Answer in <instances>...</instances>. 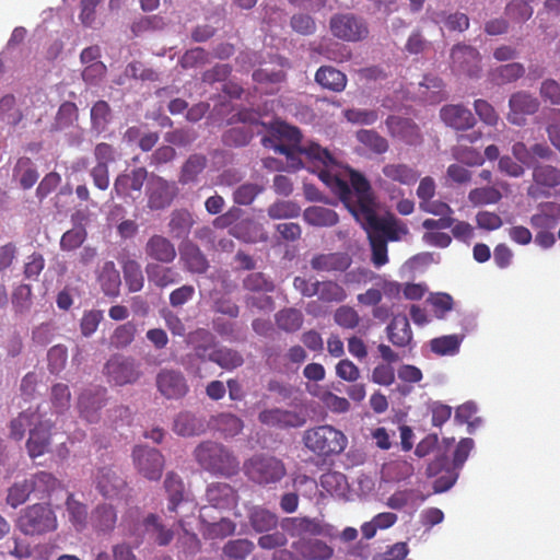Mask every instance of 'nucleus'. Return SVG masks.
Here are the masks:
<instances>
[{"instance_id": "nucleus-27", "label": "nucleus", "mask_w": 560, "mask_h": 560, "mask_svg": "<svg viewBox=\"0 0 560 560\" xmlns=\"http://www.w3.org/2000/svg\"><path fill=\"white\" fill-rule=\"evenodd\" d=\"M143 533L158 546H168L174 539L173 529L166 527L162 518L155 513H149L141 522Z\"/></svg>"}, {"instance_id": "nucleus-7", "label": "nucleus", "mask_w": 560, "mask_h": 560, "mask_svg": "<svg viewBox=\"0 0 560 560\" xmlns=\"http://www.w3.org/2000/svg\"><path fill=\"white\" fill-rule=\"evenodd\" d=\"M352 189L353 201L349 206V211L357 221L363 220L365 212L377 214L373 209V197L369 180L359 172H350V185Z\"/></svg>"}, {"instance_id": "nucleus-1", "label": "nucleus", "mask_w": 560, "mask_h": 560, "mask_svg": "<svg viewBox=\"0 0 560 560\" xmlns=\"http://www.w3.org/2000/svg\"><path fill=\"white\" fill-rule=\"evenodd\" d=\"M365 230L372 250V262L380 268L388 262L387 241H398L399 232L407 233L400 228L394 217L381 218L365 212L363 220L358 221Z\"/></svg>"}, {"instance_id": "nucleus-51", "label": "nucleus", "mask_w": 560, "mask_h": 560, "mask_svg": "<svg viewBox=\"0 0 560 560\" xmlns=\"http://www.w3.org/2000/svg\"><path fill=\"white\" fill-rule=\"evenodd\" d=\"M122 272L126 285L130 292H139L144 284V277L141 265L133 260L127 259L122 265Z\"/></svg>"}, {"instance_id": "nucleus-3", "label": "nucleus", "mask_w": 560, "mask_h": 560, "mask_svg": "<svg viewBox=\"0 0 560 560\" xmlns=\"http://www.w3.org/2000/svg\"><path fill=\"white\" fill-rule=\"evenodd\" d=\"M245 476L253 483L271 488L287 476V467L283 460L270 454H255L244 462Z\"/></svg>"}, {"instance_id": "nucleus-29", "label": "nucleus", "mask_w": 560, "mask_h": 560, "mask_svg": "<svg viewBox=\"0 0 560 560\" xmlns=\"http://www.w3.org/2000/svg\"><path fill=\"white\" fill-rule=\"evenodd\" d=\"M208 502L217 509H231L237 503L236 491L225 482L211 483L207 489Z\"/></svg>"}, {"instance_id": "nucleus-5", "label": "nucleus", "mask_w": 560, "mask_h": 560, "mask_svg": "<svg viewBox=\"0 0 560 560\" xmlns=\"http://www.w3.org/2000/svg\"><path fill=\"white\" fill-rule=\"evenodd\" d=\"M18 528L28 536L43 535L57 529V516L49 504L35 503L22 510Z\"/></svg>"}, {"instance_id": "nucleus-10", "label": "nucleus", "mask_w": 560, "mask_h": 560, "mask_svg": "<svg viewBox=\"0 0 560 560\" xmlns=\"http://www.w3.org/2000/svg\"><path fill=\"white\" fill-rule=\"evenodd\" d=\"M451 69L454 73L468 78H479L481 73V56L469 45L457 44L451 50Z\"/></svg>"}, {"instance_id": "nucleus-40", "label": "nucleus", "mask_w": 560, "mask_h": 560, "mask_svg": "<svg viewBox=\"0 0 560 560\" xmlns=\"http://www.w3.org/2000/svg\"><path fill=\"white\" fill-rule=\"evenodd\" d=\"M208 160L206 155L200 153H195L188 156L180 168V173L178 176V182L182 185H188L196 183L198 176L205 171L207 167Z\"/></svg>"}, {"instance_id": "nucleus-56", "label": "nucleus", "mask_w": 560, "mask_h": 560, "mask_svg": "<svg viewBox=\"0 0 560 560\" xmlns=\"http://www.w3.org/2000/svg\"><path fill=\"white\" fill-rule=\"evenodd\" d=\"M66 508L69 514V520L73 526L78 530L83 529L88 521L86 505L75 500L74 495L70 493L66 500Z\"/></svg>"}, {"instance_id": "nucleus-12", "label": "nucleus", "mask_w": 560, "mask_h": 560, "mask_svg": "<svg viewBox=\"0 0 560 560\" xmlns=\"http://www.w3.org/2000/svg\"><path fill=\"white\" fill-rule=\"evenodd\" d=\"M107 404V389L103 386H91L81 392L78 397L80 417L90 423L101 419V410Z\"/></svg>"}, {"instance_id": "nucleus-48", "label": "nucleus", "mask_w": 560, "mask_h": 560, "mask_svg": "<svg viewBox=\"0 0 560 560\" xmlns=\"http://www.w3.org/2000/svg\"><path fill=\"white\" fill-rule=\"evenodd\" d=\"M189 342L194 347L196 357L206 360L209 351L213 349L214 337L209 330L199 328L189 335Z\"/></svg>"}, {"instance_id": "nucleus-25", "label": "nucleus", "mask_w": 560, "mask_h": 560, "mask_svg": "<svg viewBox=\"0 0 560 560\" xmlns=\"http://www.w3.org/2000/svg\"><path fill=\"white\" fill-rule=\"evenodd\" d=\"M179 255L184 268L191 273L202 275L209 269V261L206 255L191 241H185L179 246Z\"/></svg>"}, {"instance_id": "nucleus-61", "label": "nucleus", "mask_w": 560, "mask_h": 560, "mask_svg": "<svg viewBox=\"0 0 560 560\" xmlns=\"http://www.w3.org/2000/svg\"><path fill=\"white\" fill-rule=\"evenodd\" d=\"M243 287L245 290L255 293H268L275 290L273 282L267 278L262 272L249 273L243 280Z\"/></svg>"}, {"instance_id": "nucleus-49", "label": "nucleus", "mask_w": 560, "mask_h": 560, "mask_svg": "<svg viewBox=\"0 0 560 560\" xmlns=\"http://www.w3.org/2000/svg\"><path fill=\"white\" fill-rule=\"evenodd\" d=\"M203 523V536L208 539H223L234 534L236 525L233 521L226 517H222L218 522H206Z\"/></svg>"}, {"instance_id": "nucleus-6", "label": "nucleus", "mask_w": 560, "mask_h": 560, "mask_svg": "<svg viewBox=\"0 0 560 560\" xmlns=\"http://www.w3.org/2000/svg\"><path fill=\"white\" fill-rule=\"evenodd\" d=\"M560 187V168L547 164L537 163L532 170V183L526 188V195L533 200L547 199L555 195Z\"/></svg>"}, {"instance_id": "nucleus-23", "label": "nucleus", "mask_w": 560, "mask_h": 560, "mask_svg": "<svg viewBox=\"0 0 560 560\" xmlns=\"http://www.w3.org/2000/svg\"><path fill=\"white\" fill-rule=\"evenodd\" d=\"M389 133L407 144H418L421 141L419 127L410 119L388 116L385 121Z\"/></svg>"}, {"instance_id": "nucleus-36", "label": "nucleus", "mask_w": 560, "mask_h": 560, "mask_svg": "<svg viewBox=\"0 0 560 560\" xmlns=\"http://www.w3.org/2000/svg\"><path fill=\"white\" fill-rule=\"evenodd\" d=\"M148 279L158 288H166L180 281V275L172 267L150 262L145 267Z\"/></svg>"}, {"instance_id": "nucleus-43", "label": "nucleus", "mask_w": 560, "mask_h": 560, "mask_svg": "<svg viewBox=\"0 0 560 560\" xmlns=\"http://www.w3.org/2000/svg\"><path fill=\"white\" fill-rule=\"evenodd\" d=\"M304 219L314 226H334L339 220L336 211L323 206L308 207L304 211Z\"/></svg>"}, {"instance_id": "nucleus-62", "label": "nucleus", "mask_w": 560, "mask_h": 560, "mask_svg": "<svg viewBox=\"0 0 560 560\" xmlns=\"http://www.w3.org/2000/svg\"><path fill=\"white\" fill-rule=\"evenodd\" d=\"M453 156L467 166H480L485 163V156L476 149L458 144L452 150Z\"/></svg>"}, {"instance_id": "nucleus-45", "label": "nucleus", "mask_w": 560, "mask_h": 560, "mask_svg": "<svg viewBox=\"0 0 560 560\" xmlns=\"http://www.w3.org/2000/svg\"><path fill=\"white\" fill-rule=\"evenodd\" d=\"M316 295L325 303H341L347 299V292L342 285L332 280L316 281Z\"/></svg>"}, {"instance_id": "nucleus-24", "label": "nucleus", "mask_w": 560, "mask_h": 560, "mask_svg": "<svg viewBox=\"0 0 560 560\" xmlns=\"http://www.w3.org/2000/svg\"><path fill=\"white\" fill-rule=\"evenodd\" d=\"M163 488L167 498V511L177 514L179 506L188 502L182 477L175 471H168L165 476Z\"/></svg>"}, {"instance_id": "nucleus-57", "label": "nucleus", "mask_w": 560, "mask_h": 560, "mask_svg": "<svg viewBox=\"0 0 560 560\" xmlns=\"http://www.w3.org/2000/svg\"><path fill=\"white\" fill-rule=\"evenodd\" d=\"M525 73V69L522 63L512 62L502 65L495 68L491 75L492 80L498 84H505L513 81H516Z\"/></svg>"}, {"instance_id": "nucleus-9", "label": "nucleus", "mask_w": 560, "mask_h": 560, "mask_svg": "<svg viewBox=\"0 0 560 560\" xmlns=\"http://www.w3.org/2000/svg\"><path fill=\"white\" fill-rule=\"evenodd\" d=\"M132 458L139 474L148 480H160L165 459L159 450L138 445L133 448Z\"/></svg>"}, {"instance_id": "nucleus-42", "label": "nucleus", "mask_w": 560, "mask_h": 560, "mask_svg": "<svg viewBox=\"0 0 560 560\" xmlns=\"http://www.w3.org/2000/svg\"><path fill=\"white\" fill-rule=\"evenodd\" d=\"M249 524L257 533H267L272 530L278 525V516L271 511L254 506L248 514Z\"/></svg>"}, {"instance_id": "nucleus-59", "label": "nucleus", "mask_w": 560, "mask_h": 560, "mask_svg": "<svg viewBox=\"0 0 560 560\" xmlns=\"http://www.w3.org/2000/svg\"><path fill=\"white\" fill-rule=\"evenodd\" d=\"M22 118L23 114L19 108H16V100L14 95H4L0 100V120L15 126L22 120Z\"/></svg>"}, {"instance_id": "nucleus-52", "label": "nucleus", "mask_w": 560, "mask_h": 560, "mask_svg": "<svg viewBox=\"0 0 560 560\" xmlns=\"http://www.w3.org/2000/svg\"><path fill=\"white\" fill-rule=\"evenodd\" d=\"M357 140L376 154L387 152L388 141L378 132L372 129H361L357 132Z\"/></svg>"}, {"instance_id": "nucleus-22", "label": "nucleus", "mask_w": 560, "mask_h": 560, "mask_svg": "<svg viewBox=\"0 0 560 560\" xmlns=\"http://www.w3.org/2000/svg\"><path fill=\"white\" fill-rule=\"evenodd\" d=\"M148 178L144 167H135L131 171L119 174L114 182V191L118 197L130 196L131 191H140Z\"/></svg>"}, {"instance_id": "nucleus-14", "label": "nucleus", "mask_w": 560, "mask_h": 560, "mask_svg": "<svg viewBox=\"0 0 560 560\" xmlns=\"http://www.w3.org/2000/svg\"><path fill=\"white\" fill-rule=\"evenodd\" d=\"M158 392L166 399L178 400L189 392L185 375L174 369H162L155 377Z\"/></svg>"}, {"instance_id": "nucleus-11", "label": "nucleus", "mask_w": 560, "mask_h": 560, "mask_svg": "<svg viewBox=\"0 0 560 560\" xmlns=\"http://www.w3.org/2000/svg\"><path fill=\"white\" fill-rule=\"evenodd\" d=\"M148 208L163 210L171 206L178 194L174 182H168L162 176L152 174L147 184Z\"/></svg>"}, {"instance_id": "nucleus-31", "label": "nucleus", "mask_w": 560, "mask_h": 560, "mask_svg": "<svg viewBox=\"0 0 560 560\" xmlns=\"http://www.w3.org/2000/svg\"><path fill=\"white\" fill-rule=\"evenodd\" d=\"M208 425L224 438H233L243 431L244 422L232 412H219L210 417Z\"/></svg>"}, {"instance_id": "nucleus-46", "label": "nucleus", "mask_w": 560, "mask_h": 560, "mask_svg": "<svg viewBox=\"0 0 560 560\" xmlns=\"http://www.w3.org/2000/svg\"><path fill=\"white\" fill-rule=\"evenodd\" d=\"M177 524L180 528H183L182 534H179L176 548L179 553H183L185 558L192 557L197 555L201 550V541L195 533L188 532L184 526L185 523L182 518L177 520Z\"/></svg>"}, {"instance_id": "nucleus-35", "label": "nucleus", "mask_w": 560, "mask_h": 560, "mask_svg": "<svg viewBox=\"0 0 560 560\" xmlns=\"http://www.w3.org/2000/svg\"><path fill=\"white\" fill-rule=\"evenodd\" d=\"M117 523V512L110 504L103 503L97 505L91 515L92 527L97 533H110Z\"/></svg>"}, {"instance_id": "nucleus-38", "label": "nucleus", "mask_w": 560, "mask_h": 560, "mask_svg": "<svg viewBox=\"0 0 560 560\" xmlns=\"http://www.w3.org/2000/svg\"><path fill=\"white\" fill-rule=\"evenodd\" d=\"M287 74L282 70L257 69L253 72V80L258 84L260 92L275 94L279 91V84L284 82Z\"/></svg>"}, {"instance_id": "nucleus-19", "label": "nucleus", "mask_w": 560, "mask_h": 560, "mask_svg": "<svg viewBox=\"0 0 560 560\" xmlns=\"http://www.w3.org/2000/svg\"><path fill=\"white\" fill-rule=\"evenodd\" d=\"M258 420L261 424L280 429L302 427L305 422L303 417L298 412L280 408H271L260 411Z\"/></svg>"}, {"instance_id": "nucleus-44", "label": "nucleus", "mask_w": 560, "mask_h": 560, "mask_svg": "<svg viewBox=\"0 0 560 560\" xmlns=\"http://www.w3.org/2000/svg\"><path fill=\"white\" fill-rule=\"evenodd\" d=\"M225 370H233L244 362L243 357L236 350L229 348L212 349L206 358Z\"/></svg>"}, {"instance_id": "nucleus-13", "label": "nucleus", "mask_w": 560, "mask_h": 560, "mask_svg": "<svg viewBox=\"0 0 560 560\" xmlns=\"http://www.w3.org/2000/svg\"><path fill=\"white\" fill-rule=\"evenodd\" d=\"M283 528L291 537L307 538L306 535L312 537H332L334 527L324 523L317 517L296 516L285 518Z\"/></svg>"}, {"instance_id": "nucleus-60", "label": "nucleus", "mask_w": 560, "mask_h": 560, "mask_svg": "<svg viewBox=\"0 0 560 560\" xmlns=\"http://www.w3.org/2000/svg\"><path fill=\"white\" fill-rule=\"evenodd\" d=\"M270 133L277 140H283L292 144H300L302 140L300 129L283 121H275L270 127Z\"/></svg>"}, {"instance_id": "nucleus-18", "label": "nucleus", "mask_w": 560, "mask_h": 560, "mask_svg": "<svg viewBox=\"0 0 560 560\" xmlns=\"http://www.w3.org/2000/svg\"><path fill=\"white\" fill-rule=\"evenodd\" d=\"M440 117L446 126L457 131L468 130L476 125L471 110L462 104L444 105L440 110Z\"/></svg>"}, {"instance_id": "nucleus-8", "label": "nucleus", "mask_w": 560, "mask_h": 560, "mask_svg": "<svg viewBox=\"0 0 560 560\" xmlns=\"http://www.w3.org/2000/svg\"><path fill=\"white\" fill-rule=\"evenodd\" d=\"M329 27L335 37L346 42H360L369 35L366 23L351 13L332 15Z\"/></svg>"}, {"instance_id": "nucleus-4", "label": "nucleus", "mask_w": 560, "mask_h": 560, "mask_svg": "<svg viewBox=\"0 0 560 560\" xmlns=\"http://www.w3.org/2000/svg\"><path fill=\"white\" fill-rule=\"evenodd\" d=\"M305 447L319 457L338 455L345 451L348 439L332 425L323 424L307 429L303 434Z\"/></svg>"}, {"instance_id": "nucleus-34", "label": "nucleus", "mask_w": 560, "mask_h": 560, "mask_svg": "<svg viewBox=\"0 0 560 560\" xmlns=\"http://www.w3.org/2000/svg\"><path fill=\"white\" fill-rule=\"evenodd\" d=\"M350 264V257L342 253L320 254L311 260V267L316 271H345Z\"/></svg>"}, {"instance_id": "nucleus-28", "label": "nucleus", "mask_w": 560, "mask_h": 560, "mask_svg": "<svg viewBox=\"0 0 560 560\" xmlns=\"http://www.w3.org/2000/svg\"><path fill=\"white\" fill-rule=\"evenodd\" d=\"M560 222V203L555 201L540 202L529 223L534 229L550 230Z\"/></svg>"}, {"instance_id": "nucleus-58", "label": "nucleus", "mask_w": 560, "mask_h": 560, "mask_svg": "<svg viewBox=\"0 0 560 560\" xmlns=\"http://www.w3.org/2000/svg\"><path fill=\"white\" fill-rule=\"evenodd\" d=\"M255 545L246 538L229 540L223 547V553L233 560H244L253 552Z\"/></svg>"}, {"instance_id": "nucleus-21", "label": "nucleus", "mask_w": 560, "mask_h": 560, "mask_svg": "<svg viewBox=\"0 0 560 560\" xmlns=\"http://www.w3.org/2000/svg\"><path fill=\"white\" fill-rule=\"evenodd\" d=\"M126 486L125 479L109 467L100 468L95 475V487L104 498H117Z\"/></svg>"}, {"instance_id": "nucleus-41", "label": "nucleus", "mask_w": 560, "mask_h": 560, "mask_svg": "<svg viewBox=\"0 0 560 560\" xmlns=\"http://www.w3.org/2000/svg\"><path fill=\"white\" fill-rule=\"evenodd\" d=\"M98 283L105 295L117 296L121 284L120 273L113 261H106L97 277Z\"/></svg>"}, {"instance_id": "nucleus-37", "label": "nucleus", "mask_w": 560, "mask_h": 560, "mask_svg": "<svg viewBox=\"0 0 560 560\" xmlns=\"http://www.w3.org/2000/svg\"><path fill=\"white\" fill-rule=\"evenodd\" d=\"M173 430L182 436H194L205 432V423L190 411L179 412L173 423Z\"/></svg>"}, {"instance_id": "nucleus-50", "label": "nucleus", "mask_w": 560, "mask_h": 560, "mask_svg": "<svg viewBox=\"0 0 560 560\" xmlns=\"http://www.w3.org/2000/svg\"><path fill=\"white\" fill-rule=\"evenodd\" d=\"M32 492H36L39 499L49 497L50 493L57 488L58 479L50 472L39 471L28 479Z\"/></svg>"}, {"instance_id": "nucleus-64", "label": "nucleus", "mask_w": 560, "mask_h": 560, "mask_svg": "<svg viewBox=\"0 0 560 560\" xmlns=\"http://www.w3.org/2000/svg\"><path fill=\"white\" fill-rule=\"evenodd\" d=\"M334 320L343 329H354L360 324V316L353 307L341 305L335 311Z\"/></svg>"}, {"instance_id": "nucleus-26", "label": "nucleus", "mask_w": 560, "mask_h": 560, "mask_svg": "<svg viewBox=\"0 0 560 560\" xmlns=\"http://www.w3.org/2000/svg\"><path fill=\"white\" fill-rule=\"evenodd\" d=\"M144 252L149 258L161 264H171L176 258L174 244L167 237L159 234H154L148 240Z\"/></svg>"}, {"instance_id": "nucleus-20", "label": "nucleus", "mask_w": 560, "mask_h": 560, "mask_svg": "<svg viewBox=\"0 0 560 560\" xmlns=\"http://www.w3.org/2000/svg\"><path fill=\"white\" fill-rule=\"evenodd\" d=\"M52 427L54 424L46 420L38 422L35 428L30 430L26 448L32 458L42 456L48 451L51 443Z\"/></svg>"}, {"instance_id": "nucleus-33", "label": "nucleus", "mask_w": 560, "mask_h": 560, "mask_svg": "<svg viewBox=\"0 0 560 560\" xmlns=\"http://www.w3.org/2000/svg\"><path fill=\"white\" fill-rule=\"evenodd\" d=\"M194 224L195 219L189 210L175 209L170 215L168 233L174 238H187Z\"/></svg>"}, {"instance_id": "nucleus-47", "label": "nucleus", "mask_w": 560, "mask_h": 560, "mask_svg": "<svg viewBox=\"0 0 560 560\" xmlns=\"http://www.w3.org/2000/svg\"><path fill=\"white\" fill-rule=\"evenodd\" d=\"M303 322L302 312L293 307L283 308L276 314L277 326L285 332L298 331L302 327Z\"/></svg>"}, {"instance_id": "nucleus-17", "label": "nucleus", "mask_w": 560, "mask_h": 560, "mask_svg": "<svg viewBox=\"0 0 560 560\" xmlns=\"http://www.w3.org/2000/svg\"><path fill=\"white\" fill-rule=\"evenodd\" d=\"M291 548L302 560H330L335 553L330 545L317 537L294 540Z\"/></svg>"}, {"instance_id": "nucleus-53", "label": "nucleus", "mask_w": 560, "mask_h": 560, "mask_svg": "<svg viewBox=\"0 0 560 560\" xmlns=\"http://www.w3.org/2000/svg\"><path fill=\"white\" fill-rule=\"evenodd\" d=\"M50 404L55 413L63 415L71 406V393L67 384L57 383L50 389Z\"/></svg>"}, {"instance_id": "nucleus-2", "label": "nucleus", "mask_w": 560, "mask_h": 560, "mask_svg": "<svg viewBox=\"0 0 560 560\" xmlns=\"http://www.w3.org/2000/svg\"><path fill=\"white\" fill-rule=\"evenodd\" d=\"M194 456L199 466L213 474L232 476L237 472L240 462L234 454L223 444L214 441L201 442L194 451Z\"/></svg>"}, {"instance_id": "nucleus-15", "label": "nucleus", "mask_w": 560, "mask_h": 560, "mask_svg": "<svg viewBox=\"0 0 560 560\" xmlns=\"http://www.w3.org/2000/svg\"><path fill=\"white\" fill-rule=\"evenodd\" d=\"M509 107L508 120L513 125L523 126L525 117L538 110L539 101L529 93L520 91L511 95Z\"/></svg>"}, {"instance_id": "nucleus-63", "label": "nucleus", "mask_w": 560, "mask_h": 560, "mask_svg": "<svg viewBox=\"0 0 560 560\" xmlns=\"http://www.w3.org/2000/svg\"><path fill=\"white\" fill-rule=\"evenodd\" d=\"M533 8L523 0H512L505 8L506 16L516 23H524L533 15Z\"/></svg>"}, {"instance_id": "nucleus-30", "label": "nucleus", "mask_w": 560, "mask_h": 560, "mask_svg": "<svg viewBox=\"0 0 560 560\" xmlns=\"http://www.w3.org/2000/svg\"><path fill=\"white\" fill-rule=\"evenodd\" d=\"M388 340L398 348L408 347L413 338L407 316L396 315L386 327Z\"/></svg>"}, {"instance_id": "nucleus-39", "label": "nucleus", "mask_w": 560, "mask_h": 560, "mask_svg": "<svg viewBox=\"0 0 560 560\" xmlns=\"http://www.w3.org/2000/svg\"><path fill=\"white\" fill-rule=\"evenodd\" d=\"M382 173L387 179L406 186L413 185L420 176L417 170L404 163L386 164Z\"/></svg>"}, {"instance_id": "nucleus-32", "label": "nucleus", "mask_w": 560, "mask_h": 560, "mask_svg": "<svg viewBox=\"0 0 560 560\" xmlns=\"http://www.w3.org/2000/svg\"><path fill=\"white\" fill-rule=\"evenodd\" d=\"M315 82L323 89L340 93L347 86V75L331 66H322L315 73Z\"/></svg>"}, {"instance_id": "nucleus-55", "label": "nucleus", "mask_w": 560, "mask_h": 560, "mask_svg": "<svg viewBox=\"0 0 560 560\" xmlns=\"http://www.w3.org/2000/svg\"><path fill=\"white\" fill-rule=\"evenodd\" d=\"M501 199L502 194L493 186L474 188L468 194V200L475 207L494 205Z\"/></svg>"}, {"instance_id": "nucleus-16", "label": "nucleus", "mask_w": 560, "mask_h": 560, "mask_svg": "<svg viewBox=\"0 0 560 560\" xmlns=\"http://www.w3.org/2000/svg\"><path fill=\"white\" fill-rule=\"evenodd\" d=\"M106 374L116 385L135 383L140 377L133 360L122 357H114L105 365Z\"/></svg>"}, {"instance_id": "nucleus-54", "label": "nucleus", "mask_w": 560, "mask_h": 560, "mask_svg": "<svg viewBox=\"0 0 560 560\" xmlns=\"http://www.w3.org/2000/svg\"><path fill=\"white\" fill-rule=\"evenodd\" d=\"M112 109L107 102L97 101L91 108L92 129L100 132L106 130L112 120Z\"/></svg>"}]
</instances>
